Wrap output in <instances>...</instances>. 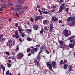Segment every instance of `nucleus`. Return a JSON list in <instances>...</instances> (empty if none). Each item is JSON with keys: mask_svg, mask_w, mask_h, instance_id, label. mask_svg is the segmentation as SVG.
Here are the masks:
<instances>
[{"mask_svg": "<svg viewBox=\"0 0 75 75\" xmlns=\"http://www.w3.org/2000/svg\"><path fill=\"white\" fill-rule=\"evenodd\" d=\"M23 56L24 54L22 53L19 52L16 55V57L18 59H21Z\"/></svg>", "mask_w": 75, "mask_h": 75, "instance_id": "obj_1", "label": "nucleus"}, {"mask_svg": "<svg viewBox=\"0 0 75 75\" xmlns=\"http://www.w3.org/2000/svg\"><path fill=\"white\" fill-rule=\"evenodd\" d=\"M15 35H16V39H18L19 38L21 37V35H19L18 31V30H16L15 31Z\"/></svg>", "mask_w": 75, "mask_h": 75, "instance_id": "obj_2", "label": "nucleus"}, {"mask_svg": "<svg viewBox=\"0 0 75 75\" xmlns=\"http://www.w3.org/2000/svg\"><path fill=\"white\" fill-rule=\"evenodd\" d=\"M63 33H64V35L65 37H68V30L67 29H65L63 30Z\"/></svg>", "mask_w": 75, "mask_h": 75, "instance_id": "obj_3", "label": "nucleus"}, {"mask_svg": "<svg viewBox=\"0 0 75 75\" xmlns=\"http://www.w3.org/2000/svg\"><path fill=\"white\" fill-rule=\"evenodd\" d=\"M42 16H36L35 17V21H38V20H40L42 19Z\"/></svg>", "mask_w": 75, "mask_h": 75, "instance_id": "obj_4", "label": "nucleus"}, {"mask_svg": "<svg viewBox=\"0 0 75 75\" xmlns=\"http://www.w3.org/2000/svg\"><path fill=\"white\" fill-rule=\"evenodd\" d=\"M15 7H17L15 9V10L16 11H18L19 10L21 9V6L20 5H15Z\"/></svg>", "mask_w": 75, "mask_h": 75, "instance_id": "obj_5", "label": "nucleus"}, {"mask_svg": "<svg viewBox=\"0 0 75 75\" xmlns=\"http://www.w3.org/2000/svg\"><path fill=\"white\" fill-rule=\"evenodd\" d=\"M50 29L49 30V32L51 33L53 29H54V26H53V23L50 24L49 25Z\"/></svg>", "mask_w": 75, "mask_h": 75, "instance_id": "obj_6", "label": "nucleus"}, {"mask_svg": "<svg viewBox=\"0 0 75 75\" xmlns=\"http://www.w3.org/2000/svg\"><path fill=\"white\" fill-rule=\"evenodd\" d=\"M68 25L70 26V27H72L74 25H75V21H71L69 22L68 24Z\"/></svg>", "mask_w": 75, "mask_h": 75, "instance_id": "obj_7", "label": "nucleus"}, {"mask_svg": "<svg viewBox=\"0 0 75 75\" xmlns=\"http://www.w3.org/2000/svg\"><path fill=\"white\" fill-rule=\"evenodd\" d=\"M12 40H9L7 43V46L10 47H11L12 46Z\"/></svg>", "mask_w": 75, "mask_h": 75, "instance_id": "obj_8", "label": "nucleus"}, {"mask_svg": "<svg viewBox=\"0 0 75 75\" xmlns=\"http://www.w3.org/2000/svg\"><path fill=\"white\" fill-rule=\"evenodd\" d=\"M65 4H63L62 5L60 6L59 10V12H61L62 11V10H63L64 9V7L65 6Z\"/></svg>", "mask_w": 75, "mask_h": 75, "instance_id": "obj_9", "label": "nucleus"}, {"mask_svg": "<svg viewBox=\"0 0 75 75\" xmlns=\"http://www.w3.org/2000/svg\"><path fill=\"white\" fill-rule=\"evenodd\" d=\"M58 20V18H56V16H54L52 17L51 19V21L52 22H54V21H57Z\"/></svg>", "mask_w": 75, "mask_h": 75, "instance_id": "obj_10", "label": "nucleus"}, {"mask_svg": "<svg viewBox=\"0 0 75 75\" xmlns=\"http://www.w3.org/2000/svg\"><path fill=\"white\" fill-rule=\"evenodd\" d=\"M52 67L53 68H56L57 67V62L55 61H53L52 62Z\"/></svg>", "mask_w": 75, "mask_h": 75, "instance_id": "obj_11", "label": "nucleus"}, {"mask_svg": "<svg viewBox=\"0 0 75 75\" xmlns=\"http://www.w3.org/2000/svg\"><path fill=\"white\" fill-rule=\"evenodd\" d=\"M68 68H69L68 69V72H69L72 71V66L70 65L68 67Z\"/></svg>", "mask_w": 75, "mask_h": 75, "instance_id": "obj_12", "label": "nucleus"}, {"mask_svg": "<svg viewBox=\"0 0 75 75\" xmlns=\"http://www.w3.org/2000/svg\"><path fill=\"white\" fill-rule=\"evenodd\" d=\"M48 22H49V21L48 20H45L43 21V23L44 24H46L47 25L48 24Z\"/></svg>", "mask_w": 75, "mask_h": 75, "instance_id": "obj_13", "label": "nucleus"}, {"mask_svg": "<svg viewBox=\"0 0 75 75\" xmlns=\"http://www.w3.org/2000/svg\"><path fill=\"white\" fill-rule=\"evenodd\" d=\"M67 21L68 22H70V21H72V17H69L68 18L67 20Z\"/></svg>", "mask_w": 75, "mask_h": 75, "instance_id": "obj_14", "label": "nucleus"}, {"mask_svg": "<svg viewBox=\"0 0 75 75\" xmlns=\"http://www.w3.org/2000/svg\"><path fill=\"white\" fill-rule=\"evenodd\" d=\"M1 68L3 69V74H4V71H5V67L3 65H1Z\"/></svg>", "mask_w": 75, "mask_h": 75, "instance_id": "obj_15", "label": "nucleus"}, {"mask_svg": "<svg viewBox=\"0 0 75 75\" xmlns=\"http://www.w3.org/2000/svg\"><path fill=\"white\" fill-rule=\"evenodd\" d=\"M34 29V30H38V26L37 25H35L33 27Z\"/></svg>", "mask_w": 75, "mask_h": 75, "instance_id": "obj_16", "label": "nucleus"}, {"mask_svg": "<svg viewBox=\"0 0 75 75\" xmlns=\"http://www.w3.org/2000/svg\"><path fill=\"white\" fill-rule=\"evenodd\" d=\"M42 13L43 14H50V12L45 11H42Z\"/></svg>", "mask_w": 75, "mask_h": 75, "instance_id": "obj_17", "label": "nucleus"}, {"mask_svg": "<svg viewBox=\"0 0 75 75\" xmlns=\"http://www.w3.org/2000/svg\"><path fill=\"white\" fill-rule=\"evenodd\" d=\"M45 45H44V46H42L40 47V51H42L45 48Z\"/></svg>", "mask_w": 75, "mask_h": 75, "instance_id": "obj_18", "label": "nucleus"}, {"mask_svg": "<svg viewBox=\"0 0 75 75\" xmlns=\"http://www.w3.org/2000/svg\"><path fill=\"white\" fill-rule=\"evenodd\" d=\"M37 59L38 60V61H41L40 56V55H38L37 56Z\"/></svg>", "mask_w": 75, "mask_h": 75, "instance_id": "obj_19", "label": "nucleus"}, {"mask_svg": "<svg viewBox=\"0 0 75 75\" xmlns=\"http://www.w3.org/2000/svg\"><path fill=\"white\" fill-rule=\"evenodd\" d=\"M59 42L60 45H62L63 44H64V42L62 41L59 40Z\"/></svg>", "mask_w": 75, "mask_h": 75, "instance_id": "obj_20", "label": "nucleus"}, {"mask_svg": "<svg viewBox=\"0 0 75 75\" xmlns=\"http://www.w3.org/2000/svg\"><path fill=\"white\" fill-rule=\"evenodd\" d=\"M68 47L70 48H73L74 47V46L72 44L69 45H68Z\"/></svg>", "mask_w": 75, "mask_h": 75, "instance_id": "obj_21", "label": "nucleus"}, {"mask_svg": "<svg viewBox=\"0 0 75 75\" xmlns=\"http://www.w3.org/2000/svg\"><path fill=\"white\" fill-rule=\"evenodd\" d=\"M64 64V60H62L60 61L59 65H60Z\"/></svg>", "mask_w": 75, "mask_h": 75, "instance_id": "obj_22", "label": "nucleus"}, {"mask_svg": "<svg viewBox=\"0 0 75 75\" xmlns=\"http://www.w3.org/2000/svg\"><path fill=\"white\" fill-rule=\"evenodd\" d=\"M68 64H66L64 65V69H67L68 67Z\"/></svg>", "mask_w": 75, "mask_h": 75, "instance_id": "obj_23", "label": "nucleus"}, {"mask_svg": "<svg viewBox=\"0 0 75 75\" xmlns=\"http://www.w3.org/2000/svg\"><path fill=\"white\" fill-rule=\"evenodd\" d=\"M18 29L19 31V32H20V31H23V28H21L20 26L18 27Z\"/></svg>", "mask_w": 75, "mask_h": 75, "instance_id": "obj_24", "label": "nucleus"}, {"mask_svg": "<svg viewBox=\"0 0 75 75\" xmlns=\"http://www.w3.org/2000/svg\"><path fill=\"white\" fill-rule=\"evenodd\" d=\"M19 13L20 14H23L24 13V11H23V10H21L19 11Z\"/></svg>", "mask_w": 75, "mask_h": 75, "instance_id": "obj_25", "label": "nucleus"}, {"mask_svg": "<svg viewBox=\"0 0 75 75\" xmlns=\"http://www.w3.org/2000/svg\"><path fill=\"white\" fill-rule=\"evenodd\" d=\"M49 68L50 71H53V70H52V66L49 67Z\"/></svg>", "mask_w": 75, "mask_h": 75, "instance_id": "obj_26", "label": "nucleus"}, {"mask_svg": "<svg viewBox=\"0 0 75 75\" xmlns=\"http://www.w3.org/2000/svg\"><path fill=\"white\" fill-rule=\"evenodd\" d=\"M40 32L41 34H42L44 33V29H43V28H42Z\"/></svg>", "mask_w": 75, "mask_h": 75, "instance_id": "obj_27", "label": "nucleus"}, {"mask_svg": "<svg viewBox=\"0 0 75 75\" xmlns=\"http://www.w3.org/2000/svg\"><path fill=\"white\" fill-rule=\"evenodd\" d=\"M27 40L28 41H31V40H33V39L31 38H29V37H28Z\"/></svg>", "mask_w": 75, "mask_h": 75, "instance_id": "obj_28", "label": "nucleus"}, {"mask_svg": "<svg viewBox=\"0 0 75 75\" xmlns=\"http://www.w3.org/2000/svg\"><path fill=\"white\" fill-rule=\"evenodd\" d=\"M38 11L39 13H40V15H42L43 13L41 11L40 9H39Z\"/></svg>", "mask_w": 75, "mask_h": 75, "instance_id": "obj_29", "label": "nucleus"}, {"mask_svg": "<svg viewBox=\"0 0 75 75\" xmlns=\"http://www.w3.org/2000/svg\"><path fill=\"white\" fill-rule=\"evenodd\" d=\"M21 37H25V35L24 34V32H23L21 34Z\"/></svg>", "mask_w": 75, "mask_h": 75, "instance_id": "obj_30", "label": "nucleus"}, {"mask_svg": "<svg viewBox=\"0 0 75 75\" xmlns=\"http://www.w3.org/2000/svg\"><path fill=\"white\" fill-rule=\"evenodd\" d=\"M34 62L35 63H36V64H39V61H38L37 59H35Z\"/></svg>", "mask_w": 75, "mask_h": 75, "instance_id": "obj_31", "label": "nucleus"}, {"mask_svg": "<svg viewBox=\"0 0 75 75\" xmlns=\"http://www.w3.org/2000/svg\"><path fill=\"white\" fill-rule=\"evenodd\" d=\"M30 20L32 23H33V22H34V18H30Z\"/></svg>", "mask_w": 75, "mask_h": 75, "instance_id": "obj_32", "label": "nucleus"}, {"mask_svg": "<svg viewBox=\"0 0 75 75\" xmlns=\"http://www.w3.org/2000/svg\"><path fill=\"white\" fill-rule=\"evenodd\" d=\"M7 65L8 66V68H10V67H11V64H10V63H7Z\"/></svg>", "mask_w": 75, "mask_h": 75, "instance_id": "obj_33", "label": "nucleus"}, {"mask_svg": "<svg viewBox=\"0 0 75 75\" xmlns=\"http://www.w3.org/2000/svg\"><path fill=\"white\" fill-rule=\"evenodd\" d=\"M38 48H35L33 49V50L34 51V52H37L38 51Z\"/></svg>", "mask_w": 75, "mask_h": 75, "instance_id": "obj_34", "label": "nucleus"}, {"mask_svg": "<svg viewBox=\"0 0 75 75\" xmlns=\"http://www.w3.org/2000/svg\"><path fill=\"white\" fill-rule=\"evenodd\" d=\"M19 40L21 42H23V40H22V39H21V38H19Z\"/></svg>", "mask_w": 75, "mask_h": 75, "instance_id": "obj_35", "label": "nucleus"}, {"mask_svg": "<svg viewBox=\"0 0 75 75\" xmlns=\"http://www.w3.org/2000/svg\"><path fill=\"white\" fill-rule=\"evenodd\" d=\"M5 6L6 4H5L2 5V7H2V8H6V7H5Z\"/></svg>", "mask_w": 75, "mask_h": 75, "instance_id": "obj_36", "label": "nucleus"}, {"mask_svg": "<svg viewBox=\"0 0 75 75\" xmlns=\"http://www.w3.org/2000/svg\"><path fill=\"white\" fill-rule=\"evenodd\" d=\"M26 31H28V32H29V33H31V31H32V30L31 29H27Z\"/></svg>", "mask_w": 75, "mask_h": 75, "instance_id": "obj_37", "label": "nucleus"}, {"mask_svg": "<svg viewBox=\"0 0 75 75\" xmlns=\"http://www.w3.org/2000/svg\"><path fill=\"white\" fill-rule=\"evenodd\" d=\"M36 65L37 66V67H38V68H40L41 67L40 64L39 63L38 64H36Z\"/></svg>", "mask_w": 75, "mask_h": 75, "instance_id": "obj_38", "label": "nucleus"}, {"mask_svg": "<svg viewBox=\"0 0 75 75\" xmlns=\"http://www.w3.org/2000/svg\"><path fill=\"white\" fill-rule=\"evenodd\" d=\"M6 54L7 56H9L10 55V52H7L6 53Z\"/></svg>", "mask_w": 75, "mask_h": 75, "instance_id": "obj_39", "label": "nucleus"}, {"mask_svg": "<svg viewBox=\"0 0 75 75\" xmlns=\"http://www.w3.org/2000/svg\"><path fill=\"white\" fill-rule=\"evenodd\" d=\"M59 47L61 48H64V45H60L59 46Z\"/></svg>", "mask_w": 75, "mask_h": 75, "instance_id": "obj_40", "label": "nucleus"}, {"mask_svg": "<svg viewBox=\"0 0 75 75\" xmlns=\"http://www.w3.org/2000/svg\"><path fill=\"white\" fill-rule=\"evenodd\" d=\"M74 41H75V40L74 39L71 40L70 41V43H72V42H74Z\"/></svg>", "mask_w": 75, "mask_h": 75, "instance_id": "obj_41", "label": "nucleus"}, {"mask_svg": "<svg viewBox=\"0 0 75 75\" xmlns=\"http://www.w3.org/2000/svg\"><path fill=\"white\" fill-rule=\"evenodd\" d=\"M30 52L32 54H34V51H33V50H31Z\"/></svg>", "mask_w": 75, "mask_h": 75, "instance_id": "obj_42", "label": "nucleus"}, {"mask_svg": "<svg viewBox=\"0 0 75 75\" xmlns=\"http://www.w3.org/2000/svg\"><path fill=\"white\" fill-rule=\"evenodd\" d=\"M30 50H31V49L30 48H28L27 50V52H29L30 51Z\"/></svg>", "mask_w": 75, "mask_h": 75, "instance_id": "obj_43", "label": "nucleus"}, {"mask_svg": "<svg viewBox=\"0 0 75 75\" xmlns=\"http://www.w3.org/2000/svg\"><path fill=\"white\" fill-rule=\"evenodd\" d=\"M42 11H45V10H47V9H45V8L42 7Z\"/></svg>", "mask_w": 75, "mask_h": 75, "instance_id": "obj_44", "label": "nucleus"}, {"mask_svg": "<svg viewBox=\"0 0 75 75\" xmlns=\"http://www.w3.org/2000/svg\"><path fill=\"white\" fill-rule=\"evenodd\" d=\"M47 28L48 27H47V26H45V27H44V29L45 31H47Z\"/></svg>", "mask_w": 75, "mask_h": 75, "instance_id": "obj_45", "label": "nucleus"}, {"mask_svg": "<svg viewBox=\"0 0 75 75\" xmlns=\"http://www.w3.org/2000/svg\"><path fill=\"white\" fill-rule=\"evenodd\" d=\"M9 72H10V71L9 70L7 71L6 75H8V74H9Z\"/></svg>", "mask_w": 75, "mask_h": 75, "instance_id": "obj_46", "label": "nucleus"}, {"mask_svg": "<svg viewBox=\"0 0 75 75\" xmlns=\"http://www.w3.org/2000/svg\"><path fill=\"white\" fill-rule=\"evenodd\" d=\"M64 64H67L68 62V61L67 60H64Z\"/></svg>", "mask_w": 75, "mask_h": 75, "instance_id": "obj_47", "label": "nucleus"}, {"mask_svg": "<svg viewBox=\"0 0 75 75\" xmlns=\"http://www.w3.org/2000/svg\"><path fill=\"white\" fill-rule=\"evenodd\" d=\"M72 21H75V17L73 16L72 17Z\"/></svg>", "mask_w": 75, "mask_h": 75, "instance_id": "obj_48", "label": "nucleus"}, {"mask_svg": "<svg viewBox=\"0 0 75 75\" xmlns=\"http://www.w3.org/2000/svg\"><path fill=\"white\" fill-rule=\"evenodd\" d=\"M8 5L9 6H10V7H11L12 6H13V4H10V3H9L8 4Z\"/></svg>", "mask_w": 75, "mask_h": 75, "instance_id": "obj_49", "label": "nucleus"}, {"mask_svg": "<svg viewBox=\"0 0 75 75\" xmlns=\"http://www.w3.org/2000/svg\"><path fill=\"white\" fill-rule=\"evenodd\" d=\"M6 1H7V0H1V1L4 3H6Z\"/></svg>", "mask_w": 75, "mask_h": 75, "instance_id": "obj_50", "label": "nucleus"}, {"mask_svg": "<svg viewBox=\"0 0 75 75\" xmlns=\"http://www.w3.org/2000/svg\"><path fill=\"white\" fill-rule=\"evenodd\" d=\"M11 54L12 55H16V52H12V53Z\"/></svg>", "mask_w": 75, "mask_h": 75, "instance_id": "obj_51", "label": "nucleus"}, {"mask_svg": "<svg viewBox=\"0 0 75 75\" xmlns=\"http://www.w3.org/2000/svg\"><path fill=\"white\" fill-rule=\"evenodd\" d=\"M15 25L16 27H18V23H16L15 24Z\"/></svg>", "mask_w": 75, "mask_h": 75, "instance_id": "obj_52", "label": "nucleus"}, {"mask_svg": "<svg viewBox=\"0 0 75 75\" xmlns=\"http://www.w3.org/2000/svg\"><path fill=\"white\" fill-rule=\"evenodd\" d=\"M19 50V47H17L16 48V49H15V51H18Z\"/></svg>", "mask_w": 75, "mask_h": 75, "instance_id": "obj_53", "label": "nucleus"}, {"mask_svg": "<svg viewBox=\"0 0 75 75\" xmlns=\"http://www.w3.org/2000/svg\"><path fill=\"white\" fill-rule=\"evenodd\" d=\"M21 0H18V2L19 3H20L21 4Z\"/></svg>", "mask_w": 75, "mask_h": 75, "instance_id": "obj_54", "label": "nucleus"}, {"mask_svg": "<svg viewBox=\"0 0 75 75\" xmlns=\"http://www.w3.org/2000/svg\"><path fill=\"white\" fill-rule=\"evenodd\" d=\"M21 0H18V2L19 3H20L21 4Z\"/></svg>", "mask_w": 75, "mask_h": 75, "instance_id": "obj_55", "label": "nucleus"}, {"mask_svg": "<svg viewBox=\"0 0 75 75\" xmlns=\"http://www.w3.org/2000/svg\"><path fill=\"white\" fill-rule=\"evenodd\" d=\"M71 39H72V37H70L69 38H68V40H71Z\"/></svg>", "mask_w": 75, "mask_h": 75, "instance_id": "obj_56", "label": "nucleus"}, {"mask_svg": "<svg viewBox=\"0 0 75 75\" xmlns=\"http://www.w3.org/2000/svg\"><path fill=\"white\" fill-rule=\"evenodd\" d=\"M12 37H13V38H15V37H16V35H12Z\"/></svg>", "mask_w": 75, "mask_h": 75, "instance_id": "obj_57", "label": "nucleus"}, {"mask_svg": "<svg viewBox=\"0 0 75 75\" xmlns=\"http://www.w3.org/2000/svg\"><path fill=\"white\" fill-rule=\"evenodd\" d=\"M68 10H69V8H66L65 9V11H68Z\"/></svg>", "mask_w": 75, "mask_h": 75, "instance_id": "obj_58", "label": "nucleus"}, {"mask_svg": "<svg viewBox=\"0 0 75 75\" xmlns=\"http://www.w3.org/2000/svg\"><path fill=\"white\" fill-rule=\"evenodd\" d=\"M40 44H39L38 45H36V48H38V47H40Z\"/></svg>", "mask_w": 75, "mask_h": 75, "instance_id": "obj_59", "label": "nucleus"}, {"mask_svg": "<svg viewBox=\"0 0 75 75\" xmlns=\"http://www.w3.org/2000/svg\"><path fill=\"white\" fill-rule=\"evenodd\" d=\"M54 11H55V9H52L51 11V12H54Z\"/></svg>", "mask_w": 75, "mask_h": 75, "instance_id": "obj_60", "label": "nucleus"}, {"mask_svg": "<svg viewBox=\"0 0 75 75\" xmlns=\"http://www.w3.org/2000/svg\"><path fill=\"white\" fill-rule=\"evenodd\" d=\"M5 39H6V38H4L2 39V41H4V40H5Z\"/></svg>", "mask_w": 75, "mask_h": 75, "instance_id": "obj_61", "label": "nucleus"}, {"mask_svg": "<svg viewBox=\"0 0 75 75\" xmlns=\"http://www.w3.org/2000/svg\"><path fill=\"white\" fill-rule=\"evenodd\" d=\"M47 67H48L49 66V64H50V62H48L46 63Z\"/></svg>", "mask_w": 75, "mask_h": 75, "instance_id": "obj_62", "label": "nucleus"}, {"mask_svg": "<svg viewBox=\"0 0 75 75\" xmlns=\"http://www.w3.org/2000/svg\"><path fill=\"white\" fill-rule=\"evenodd\" d=\"M53 9H55L56 8V6H52Z\"/></svg>", "mask_w": 75, "mask_h": 75, "instance_id": "obj_63", "label": "nucleus"}, {"mask_svg": "<svg viewBox=\"0 0 75 75\" xmlns=\"http://www.w3.org/2000/svg\"><path fill=\"white\" fill-rule=\"evenodd\" d=\"M11 10H14V8L13 7H11Z\"/></svg>", "mask_w": 75, "mask_h": 75, "instance_id": "obj_64", "label": "nucleus"}]
</instances>
